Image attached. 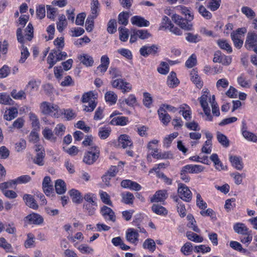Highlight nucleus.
I'll return each mask as SVG.
<instances>
[{"label":"nucleus","instance_id":"1","mask_svg":"<svg viewBox=\"0 0 257 257\" xmlns=\"http://www.w3.org/2000/svg\"><path fill=\"white\" fill-rule=\"evenodd\" d=\"M176 9L184 16L185 19L178 15L174 14L172 17V20L182 29L187 31L191 30L193 26L190 22L194 19L191 9L183 6L176 7Z\"/></svg>","mask_w":257,"mask_h":257},{"label":"nucleus","instance_id":"2","mask_svg":"<svg viewBox=\"0 0 257 257\" xmlns=\"http://www.w3.org/2000/svg\"><path fill=\"white\" fill-rule=\"evenodd\" d=\"M202 95L198 98L201 107L206 116V120L212 121L213 117L210 113V109L208 106V102L211 104L212 97L209 91L207 89H203L202 91Z\"/></svg>","mask_w":257,"mask_h":257},{"label":"nucleus","instance_id":"3","mask_svg":"<svg viewBox=\"0 0 257 257\" xmlns=\"http://www.w3.org/2000/svg\"><path fill=\"white\" fill-rule=\"evenodd\" d=\"M40 108L43 113L55 118H59L64 112V110H61L58 105L47 101L43 102L40 105Z\"/></svg>","mask_w":257,"mask_h":257},{"label":"nucleus","instance_id":"4","mask_svg":"<svg viewBox=\"0 0 257 257\" xmlns=\"http://www.w3.org/2000/svg\"><path fill=\"white\" fill-rule=\"evenodd\" d=\"M100 153V148L98 146L89 147L88 151L84 153L83 162L89 165H92L99 158Z\"/></svg>","mask_w":257,"mask_h":257},{"label":"nucleus","instance_id":"5","mask_svg":"<svg viewBox=\"0 0 257 257\" xmlns=\"http://www.w3.org/2000/svg\"><path fill=\"white\" fill-rule=\"evenodd\" d=\"M17 40L19 43L22 44L21 46V58L19 60V62L23 64L25 62L26 60L30 55V53L26 47L23 44L24 43V39L22 35V29L19 28L17 30Z\"/></svg>","mask_w":257,"mask_h":257},{"label":"nucleus","instance_id":"6","mask_svg":"<svg viewBox=\"0 0 257 257\" xmlns=\"http://www.w3.org/2000/svg\"><path fill=\"white\" fill-rule=\"evenodd\" d=\"M178 193L180 198L186 202H190L192 199V192L189 188L185 184H178Z\"/></svg>","mask_w":257,"mask_h":257},{"label":"nucleus","instance_id":"7","mask_svg":"<svg viewBox=\"0 0 257 257\" xmlns=\"http://www.w3.org/2000/svg\"><path fill=\"white\" fill-rule=\"evenodd\" d=\"M244 28L238 29L236 32H233L231 34V38L233 42L234 45L237 48H240L243 44V40L242 39V34L245 32Z\"/></svg>","mask_w":257,"mask_h":257},{"label":"nucleus","instance_id":"8","mask_svg":"<svg viewBox=\"0 0 257 257\" xmlns=\"http://www.w3.org/2000/svg\"><path fill=\"white\" fill-rule=\"evenodd\" d=\"M213 61L214 63H221L222 65L228 66L231 62L230 56H226L219 51H216L214 54Z\"/></svg>","mask_w":257,"mask_h":257},{"label":"nucleus","instance_id":"9","mask_svg":"<svg viewBox=\"0 0 257 257\" xmlns=\"http://www.w3.org/2000/svg\"><path fill=\"white\" fill-rule=\"evenodd\" d=\"M100 213L106 221L114 222L115 215L113 211L106 206H103L101 208Z\"/></svg>","mask_w":257,"mask_h":257},{"label":"nucleus","instance_id":"10","mask_svg":"<svg viewBox=\"0 0 257 257\" xmlns=\"http://www.w3.org/2000/svg\"><path fill=\"white\" fill-rule=\"evenodd\" d=\"M159 48L157 45L144 46L141 48L140 52L141 55L144 57H147L151 54H155L157 53Z\"/></svg>","mask_w":257,"mask_h":257},{"label":"nucleus","instance_id":"11","mask_svg":"<svg viewBox=\"0 0 257 257\" xmlns=\"http://www.w3.org/2000/svg\"><path fill=\"white\" fill-rule=\"evenodd\" d=\"M257 43V34L254 32H249L247 34L245 43L246 48L250 50L252 49Z\"/></svg>","mask_w":257,"mask_h":257},{"label":"nucleus","instance_id":"12","mask_svg":"<svg viewBox=\"0 0 257 257\" xmlns=\"http://www.w3.org/2000/svg\"><path fill=\"white\" fill-rule=\"evenodd\" d=\"M126 238L130 242L136 244L139 241L138 231L134 228H128L126 232Z\"/></svg>","mask_w":257,"mask_h":257},{"label":"nucleus","instance_id":"13","mask_svg":"<svg viewBox=\"0 0 257 257\" xmlns=\"http://www.w3.org/2000/svg\"><path fill=\"white\" fill-rule=\"evenodd\" d=\"M26 221H28L29 223L40 225L43 222V217L39 214L33 213L27 215L25 218Z\"/></svg>","mask_w":257,"mask_h":257},{"label":"nucleus","instance_id":"14","mask_svg":"<svg viewBox=\"0 0 257 257\" xmlns=\"http://www.w3.org/2000/svg\"><path fill=\"white\" fill-rule=\"evenodd\" d=\"M184 171L188 173L198 174L204 170V167L200 165H186L182 167Z\"/></svg>","mask_w":257,"mask_h":257},{"label":"nucleus","instance_id":"15","mask_svg":"<svg viewBox=\"0 0 257 257\" xmlns=\"http://www.w3.org/2000/svg\"><path fill=\"white\" fill-rule=\"evenodd\" d=\"M42 185L45 194L47 196H51L53 193V186L51 183V179L49 177L46 176L44 178Z\"/></svg>","mask_w":257,"mask_h":257},{"label":"nucleus","instance_id":"16","mask_svg":"<svg viewBox=\"0 0 257 257\" xmlns=\"http://www.w3.org/2000/svg\"><path fill=\"white\" fill-rule=\"evenodd\" d=\"M168 197V194L166 190H160L157 191L151 198V202H159L165 201Z\"/></svg>","mask_w":257,"mask_h":257},{"label":"nucleus","instance_id":"17","mask_svg":"<svg viewBox=\"0 0 257 257\" xmlns=\"http://www.w3.org/2000/svg\"><path fill=\"white\" fill-rule=\"evenodd\" d=\"M35 150L38 153L33 159L34 163L39 166H43L44 164V158L45 156L44 151L41 150L40 146L36 147Z\"/></svg>","mask_w":257,"mask_h":257},{"label":"nucleus","instance_id":"18","mask_svg":"<svg viewBox=\"0 0 257 257\" xmlns=\"http://www.w3.org/2000/svg\"><path fill=\"white\" fill-rule=\"evenodd\" d=\"M118 141L119 145L123 149L131 147L133 146V142L131 138L125 134L120 135L118 138Z\"/></svg>","mask_w":257,"mask_h":257},{"label":"nucleus","instance_id":"19","mask_svg":"<svg viewBox=\"0 0 257 257\" xmlns=\"http://www.w3.org/2000/svg\"><path fill=\"white\" fill-rule=\"evenodd\" d=\"M229 161L232 166L237 170H241L243 168V163L242 158L236 156H230Z\"/></svg>","mask_w":257,"mask_h":257},{"label":"nucleus","instance_id":"20","mask_svg":"<svg viewBox=\"0 0 257 257\" xmlns=\"http://www.w3.org/2000/svg\"><path fill=\"white\" fill-rule=\"evenodd\" d=\"M77 58L81 63L87 67H91L93 64L94 61L92 57L87 54L78 55Z\"/></svg>","mask_w":257,"mask_h":257},{"label":"nucleus","instance_id":"21","mask_svg":"<svg viewBox=\"0 0 257 257\" xmlns=\"http://www.w3.org/2000/svg\"><path fill=\"white\" fill-rule=\"evenodd\" d=\"M131 21L133 25L141 27H147L150 25V23L148 21L138 16L133 17L131 19Z\"/></svg>","mask_w":257,"mask_h":257},{"label":"nucleus","instance_id":"22","mask_svg":"<svg viewBox=\"0 0 257 257\" xmlns=\"http://www.w3.org/2000/svg\"><path fill=\"white\" fill-rule=\"evenodd\" d=\"M191 80L196 86L200 89L203 85V82L198 74V71L193 69L190 73Z\"/></svg>","mask_w":257,"mask_h":257},{"label":"nucleus","instance_id":"23","mask_svg":"<svg viewBox=\"0 0 257 257\" xmlns=\"http://www.w3.org/2000/svg\"><path fill=\"white\" fill-rule=\"evenodd\" d=\"M23 199L25 201L26 204L30 208L33 209H37L38 208V205L32 195L27 194H25L23 196Z\"/></svg>","mask_w":257,"mask_h":257},{"label":"nucleus","instance_id":"24","mask_svg":"<svg viewBox=\"0 0 257 257\" xmlns=\"http://www.w3.org/2000/svg\"><path fill=\"white\" fill-rule=\"evenodd\" d=\"M242 134L244 138L248 141L256 143L257 142V136L253 133L246 130V127L244 122L242 123Z\"/></svg>","mask_w":257,"mask_h":257},{"label":"nucleus","instance_id":"25","mask_svg":"<svg viewBox=\"0 0 257 257\" xmlns=\"http://www.w3.org/2000/svg\"><path fill=\"white\" fill-rule=\"evenodd\" d=\"M59 61L60 59L58 57L57 51L52 50L47 58V63L49 64V68H51L57 62Z\"/></svg>","mask_w":257,"mask_h":257},{"label":"nucleus","instance_id":"26","mask_svg":"<svg viewBox=\"0 0 257 257\" xmlns=\"http://www.w3.org/2000/svg\"><path fill=\"white\" fill-rule=\"evenodd\" d=\"M18 114V109L15 107H12L5 111L4 118L7 120L10 121L16 118Z\"/></svg>","mask_w":257,"mask_h":257},{"label":"nucleus","instance_id":"27","mask_svg":"<svg viewBox=\"0 0 257 257\" xmlns=\"http://www.w3.org/2000/svg\"><path fill=\"white\" fill-rule=\"evenodd\" d=\"M99 3L98 0H92L91 3V14L88 16L91 19H95L99 15Z\"/></svg>","mask_w":257,"mask_h":257},{"label":"nucleus","instance_id":"28","mask_svg":"<svg viewBox=\"0 0 257 257\" xmlns=\"http://www.w3.org/2000/svg\"><path fill=\"white\" fill-rule=\"evenodd\" d=\"M159 118L161 122L165 125L170 122L171 117L170 115L163 108H159L158 110Z\"/></svg>","mask_w":257,"mask_h":257},{"label":"nucleus","instance_id":"29","mask_svg":"<svg viewBox=\"0 0 257 257\" xmlns=\"http://www.w3.org/2000/svg\"><path fill=\"white\" fill-rule=\"evenodd\" d=\"M69 194L74 203L80 204L82 202L83 197L78 190L76 189H71L69 192Z\"/></svg>","mask_w":257,"mask_h":257},{"label":"nucleus","instance_id":"30","mask_svg":"<svg viewBox=\"0 0 257 257\" xmlns=\"http://www.w3.org/2000/svg\"><path fill=\"white\" fill-rule=\"evenodd\" d=\"M167 83V85L171 88H174L178 86L179 81L177 79L176 74L174 72L172 71L170 73L168 76Z\"/></svg>","mask_w":257,"mask_h":257},{"label":"nucleus","instance_id":"31","mask_svg":"<svg viewBox=\"0 0 257 257\" xmlns=\"http://www.w3.org/2000/svg\"><path fill=\"white\" fill-rule=\"evenodd\" d=\"M234 231L238 234L243 235L247 233L250 230L242 223H236L233 225Z\"/></svg>","mask_w":257,"mask_h":257},{"label":"nucleus","instance_id":"32","mask_svg":"<svg viewBox=\"0 0 257 257\" xmlns=\"http://www.w3.org/2000/svg\"><path fill=\"white\" fill-rule=\"evenodd\" d=\"M105 101L110 105L115 104L117 99V95L112 91H108L105 94Z\"/></svg>","mask_w":257,"mask_h":257},{"label":"nucleus","instance_id":"33","mask_svg":"<svg viewBox=\"0 0 257 257\" xmlns=\"http://www.w3.org/2000/svg\"><path fill=\"white\" fill-rule=\"evenodd\" d=\"M55 187L56 191L58 194H63L66 191V184L62 180L58 179L56 180Z\"/></svg>","mask_w":257,"mask_h":257},{"label":"nucleus","instance_id":"34","mask_svg":"<svg viewBox=\"0 0 257 257\" xmlns=\"http://www.w3.org/2000/svg\"><path fill=\"white\" fill-rule=\"evenodd\" d=\"M128 118L125 116H117L113 117L110 121V124L116 125L123 126L127 124Z\"/></svg>","mask_w":257,"mask_h":257},{"label":"nucleus","instance_id":"35","mask_svg":"<svg viewBox=\"0 0 257 257\" xmlns=\"http://www.w3.org/2000/svg\"><path fill=\"white\" fill-rule=\"evenodd\" d=\"M111 129L109 127H100L98 129V135L101 140L107 139L110 135Z\"/></svg>","mask_w":257,"mask_h":257},{"label":"nucleus","instance_id":"36","mask_svg":"<svg viewBox=\"0 0 257 257\" xmlns=\"http://www.w3.org/2000/svg\"><path fill=\"white\" fill-rule=\"evenodd\" d=\"M237 80L238 84L242 87L249 88L251 86V80L247 79V78L243 74H241L237 78Z\"/></svg>","mask_w":257,"mask_h":257},{"label":"nucleus","instance_id":"37","mask_svg":"<svg viewBox=\"0 0 257 257\" xmlns=\"http://www.w3.org/2000/svg\"><path fill=\"white\" fill-rule=\"evenodd\" d=\"M97 94L92 91H89L83 94L81 98V101L83 103L91 102V101H95V99L96 98Z\"/></svg>","mask_w":257,"mask_h":257},{"label":"nucleus","instance_id":"38","mask_svg":"<svg viewBox=\"0 0 257 257\" xmlns=\"http://www.w3.org/2000/svg\"><path fill=\"white\" fill-rule=\"evenodd\" d=\"M40 85V82L36 80L32 79L30 80L26 86L25 89L30 93L32 91H37Z\"/></svg>","mask_w":257,"mask_h":257},{"label":"nucleus","instance_id":"39","mask_svg":"<svg viewBox=\"0 0 257 257\" xmlns=\"http://www.w3.org/2000/svg\"><path fill=\"white\" fill-rule=\"evenodd\" d=\"M67 23L65 16L61 15L59 17V21L57 23V29L59 32H62L66 27Z\"/></svg>","mask_w":257,"mask_h":257},{"label":"nucleus","instance_id":"40","mask_svg":"<svg viewBox=\"0 0 257 257\" xmlns=\"http://www.w3.org/2000/svg\"><path fill=\"white\" fill-rule=\"evenodd\" d=\"M186 236L189 240L195 242H202L203 240L202 236L191 231H187L186 232Z\"/></svg>","mask_w":257,"mask_h":257},{"label":"nucleus","instance_id":"41","mask_svg":"<svg viewBox=\"0 0 257 257\" xmlns=\"http://www.w3.org/2000/svg\"><path fill=\"white\" fill-rule=\"evenodd\" d=\"M97 207V204H83L84 211L89 216L95 214Z\"/></svg>","mask_w":257,"mask_h":257},{"label":"nucleus","instance_id":"42","mask_svg":"<svg viewBox=\"0 0 257 257\" xmlns=\"http://www.w3.org/2000/svg\"><path fill=\"white\" fill-rule=\"evenodd\" d=\"M29 118L31 121L32 125L34 128L33 130H39L40 123L37 115L32 112H30L29 113Z\"/></svg>","mask_w":257,"mask_h":257},{"label":"nucleus","instance_id":"43","mask_svg":"<svg viewBox=\"0 0 257 257\" xmlns=\"http://www.w3.org/2000/svg\"><path fill=\"white\" fill-rule=\"evenodd\" d=\"M217 139L219 143L223 147L227 148L229 145V141L226 136L218 132L217 133Z\"/></svg>","mask_w":257,"mask_h":257},{"label":"nucleus","instance_id":"44","mask_svg":"<svg viewBox=\"0 0 257 257\" xmlns=\"http://www.w3.org/2000/svg\"><path fill=\"white\" fill-rule=\"evenodd\" d=\"M152 209L154 213L160 215H165L168 213V211L165 207L158 204H154L152 207Z\"/></svg>","mask_w":257,"mask_h":257},{"label":"nucleus","instance_id":"45","mask_svg":"<svg viewBox=\"0 0 257 257\" xmlns=\"http://www.w3.org/2000/svg\"><path fill=\"white\" fill-rule=\"evenodd\" d=\"M217 43L220 49L226 51L228 53L232 52L231 47L227 41L223 39L218 40Z\"/></svg>","mask_w":257,"mask_h":257},{"label":"nucleus","instance_id":"46","mask_svg":"<svg viewBox=\"0 0 257 257\" xmlns=\"http://www.w3.org/2000/svg\"><path fill=\"white\" fill-rule=\"evenodd\" d=\"M156 246L155 242L151 238L147 239L143 243L144 248L149 249L151 252H154L155 250Z\"/></svg>","mask_w":257,"mask_h":257},{"label":"nucleus","instance_id":"47","mask_svg":"<svg viewBox=\"0 0 257 257\" xmlns=\"http://www.w3.org/2000/svg\"><path fill=\"white\" fill-rule=\"evenodd\" d=\"M83 198L85 201L83 204H97V199L96 196L94 194L88 193L85 194Z\"/></svg>","mask_w":257,"mask_h":257},{"label":"nucleus","instance_id":"48","mask_svg":"<svg viewBox=\"0 0 257 257\" xmlns=\"http://www.w3.org/2000/svg\"><path fill=\"white\" fill-rule=\"evenodd\" d=\"M129 14L127 12H121L118 16V22L119 24L126 26L128 24Z\"/></svg>","mask_w":257,"mask_h":257},{"label":"nucleus","instance_id":"49","mask_svg":"<svg viewBox=\"0 0 257 257\" xmlns=\"http://www.w3.org/2000/svg\"><path fill=\"white\" fill-rule=\"evenodd\" d=\"M229 85V82L226 78H221L217 80L216 86L218 90L226 89Z\"/></svg>","mask_w":257,"mask_h":257},{"label":"nucleus","instance_id":"50","mask_svg":"<svg viewBox=\"0 0 257 257\" xmlns=\"http://www.w3.org/2000/svg\"><path fill=\"white\" fill-rule=\"evenodd\" d=\"M185 107H182L180 112H182V114L186 120H189L191 118V111L190 107L186 104H184Z\"/></svg>","mask_w":257,"mask_h":257},{"label":"nucleus","instance_id":"51","mask_svg":"<svg viewBox=\"0 0 257 257\" xmlns=\"http://www.w3.org/2000/svg\"><path fill=\"white\" fill-rule=\"evenodd\" d=\"M143 102L144 105L148 108H150L153 102V99L151 94L147 92H144L143 93Z\"/></svg>","mask_w":257,"mask_h":257},{"label":"nucleus","instance_id":"52","mask_svg":"<svg viewBox=\"0 0 257 257\" xmlns=\"http://www.w3.org/2000/svg\"><path fill=\"white\" fill-rule=\"evenodd\" d=\"M35 236L32 233L27 234V238L25 242V246L26 248H31L34 246Z\"/></svg>","mask_w":257,"mask_h":257},{"label":"nucleus","instance_id":"53","mask_svg":"<svg viewBox=\"0 0 257 257\" xmlns=\"http://www.w3.org/2000/svg\"><path fill=\"white\" fill-rule=\"evenodd\" d=\"M134 199V195L130 192L122 194V201L126 204H132Z\"/></svg>","mask_w":257,"mask_h":257},{"label":"nucleus","instance_id":"54","mask_svg":"<svg viewBox=\"0 0 257 257\" xmlns=\"http://www.w3.org/2000/svg\"><path fill=\"white\" fill-rule=\"evenodd\" d=\"M193 250L192 243L188 242L185 243L181 248V251L185 255H188L191 253Z\"/></svg>","mask_w":257,"mask_h":257},{"label":"nucleus","instance_id":"55","mask_svg":"<svg viewBox=\"0 0 257 257\" xmlns=\"http://www.w3.org/2000/svg\"><path fill=\"white\" fill-rule=\"evenodd\" d=\"M211 105L212 107V113L216 116H218L220 115V111L219 106L215 101V96H212V100H211Z\"/></svg>","mask_w":257,"mask_h":257},{"label":"nucleus","instance_id":"56","mask_svg":"<svg viewBox=\"0 0 257 257\" xmlns=\"http://www.w3.org/2000/svg\"><path fill=\"white\" fill-rule=\"evenodd\" d=\"M186 40L189 42L196 43L201 40V37L198 34L188 33L186 37Z\"/></svg>","mask_w":257,"mask_h":257},{"label":"nucleus","instance_id":"57","mask_svg":"<svg viewBox=\"0 0 257 257\" xmlns=\"http://www.w3.org/2000/svg\"><path fill=\"white\" fill-rule=\"evenodd\" d=\"M25 123V120L23 117H19L16 119L12 126H10V129L17 128L21 129L23 127Z\"/></svg>","mask_w":257,"mask_h":257},{"label":"nucleus","instance_id":"58","mask_svg":"<svg viewBox=\"0 0 257 257\" xmlns=\"http://www.w3.org/2000/svg\"><path fill=\"white\" fill-rule=\"evenodd\" d=\"M31 180V177L28 175H22L16 179H14L16 185L20 184H26L30 182Z\"/></svg>","mask_w":257,"mask_h":257},{"label":"nucleus","instance_id":"59","mask_svg":"<svg viewBox=\"0 0 257 257\" xmlns=\"http://www.w3.org/2000/svg\"><path fill=\"white\" fill-rule=\"evenodd\" d=\"M11 96L15 99H22L26 98V93L24 90H20L18 92L16 89H14L11 93Z\"/></svg>","mask_w":257,"mask_h":257},{"label":"nucleus","instance_id":"60","mask_svg":"<svg viewBox=\"0 0 257 257\" xmlns=\"http://www.w3.org/2000/svg\"><path fill=\"white\" fill-rule=\"evenodd\" d=\"M231 176L233 178L234 182L237 185L241 184L243 179L245 177L244 173L240 174L238 172L232 173Z\"/></svg>","mask_w":257,"mask_h":257},{"label":"nucleus","instance_id":"61","mask_svg":"<svg viewBox=\"0 0 257 257\" xmlns=\"http://www.w3.org/2000/svg\"><path fill=\"white\" fill-rule=\"evenodd\" d=\"M243 235V236L240 237V241L247 246L251 242L252 239L251 230Z\"/></svg>","mask_w":257,"mask_h":257},{"label":"nucleus","instance_id":"62","mask_svg":"<svg viewBox=\"0 0 257 257\" xmlns=\"http://www.w3.org/2000/svg\"><path fill=\"white\" fill-rule=\"evenodd\" d=\"M119 32V39L121 41L125 42L128 38V30L126 28L119 27L118 28Z\"/></svg>","mask_w":257,"mask_h":257},{"label":"nucleus","instance_id":"63","mask_svg":"<svg viewBox=\"0 0 257 257\" xmlns=\"http://www.w3.org/2000/svg\"><path fill=\"white\" fill-rule=\"evenodd\" d=\"M13 101L10 96L5 93H0V103L5 105L11 104V102Z\"/></svg>","mask_w":257,"mask_h":257},{"label":"nucleus","instance_id":"64","mask_svg":"<svg viewBox=\"0 0 257 257\" xmlns=\"http://www.w3.org/2000/svg\"><path fill=\"white\" fill-rule=\"evenodd\" d=\"M47 17L51 20H54L57 11V9L52 7L50 5L47 6Z\"/></svg>","mask_w":257,"mask_h":257}]
</instances>
